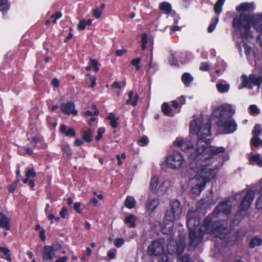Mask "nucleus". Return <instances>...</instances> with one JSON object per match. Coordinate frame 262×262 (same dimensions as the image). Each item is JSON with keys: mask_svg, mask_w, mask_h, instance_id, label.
Listing matches in <instances>:
<instances>
[{"mask_svg": "<svg viewBox=\"0 0 262 262\" xmlns=\"http://www.w3.org/2000/svg\"><path fill=\"white\" fill-rule=\"evenodd\" d=\"M174 222V221L167 220L165 215L162 228V231L164 234H169L171 233L173 229Z\"/></svg>", "mask_w": 262, "mask_h": 262, "instance_id": "obj_15", "label": "nucleus"}, {"mask_svg": "<svg viewBox=\"0 0 262 262\" xmlns=\"http://www.w3.org/2000/svg\"><path fill=\"white\" fill-rule=\"evenodd\" d=\"M165 161L167 167L177 170L182 167L185 159L181 153L174 152L168 155Z\"/></svg>", "mask_w": 262, "mask_h": 262, "instance_id": "obj_7", "label": "nucleus"}, {"mask_svg": "<svg viewBox=\"0 0 262 262\" xmlns=\"http://www.w3.org/2000/svg\"><path fill=\"white\" fill-rule=\"evenodd\" d=\"M10 219L4 214L0 213V227L6 230L10 229Z\"/></svg>", "mask_w": 262, "mask_h": 262, "instance_id": "obj_21", "label": "nucleus"}, {"mask_svg": "<svg viewBox=\"0 0 262 262\" xmlns=\"http://www.w3.org/2000/svg\"><path fill=\"white\" fill-rule=\"evenodd\" d=\"M60 216L64 219L67 215V209L66 207H63L59 212Z\"/></svg>", "mask_w": 262, "mask_h": 262, "instance_id": "obj_60", "label": "nucleus"}, {"mask_svg": "<svg viewBox=\"0 0 262 262\" xmlns=\"http://www.w3.org/2000/svg\"><path fill=\"white\" fill-rule=\"evenodd\" d=\"M107 119L110 120V124L113 128H116L117 127L118 118L115 117L113 113H110L107 116Z\"/></svg>", "mask_w": 262, "mask_h": 262, "instance_id": "obj_32", "label": "nucleus"}, {"mask_svg": "<svg viewBox=\"0 0 262 262\" xmlns=\"http://www.w3.org/2000/svg\"><path fill=\"white\" fill-rule=\"evenodd\" d=\"M102 11L98 8L95 9L93 10V15L96 18H99L101 17Z\"/></svg>", "mask_w": 262, "mask_h": 262, "instance_id": "obj_52", "label": "nucleus"}, {"mask_svg": "<svg viewBox=\"0 0 262 262\" xmlns=\"http://www.w3.org/2000/svg\"><path fill=\"white\" fill-rule=\"evenodd\" d=\"M182 81L186 86L193 80V77L188 73H184L182 76Z\"/></svg>", "mask_w": 262, "mask_h": 262, "instance_id": "obj_34", "label": "nucleus"}, {"mask_svg": "<svg viewBox=\"0 0 262 262\" xmlns=\"http://www.w3.org/2000/svg\"><path fill=\"white\" fill-rule=\"evenodd\" d=\"M243 219V213L241 212L239 214H237L233 219L234 224H237Z\"/></svg>", "mask_w": 262, "mask_h": 262, "instance_id": "obj_50", "label": "nucleus"}, {"mask_svg": "<svg viewBox=\"0 0 262 262\" xmlns=\"http://www.w3.org/2000/svg\"><path fill=\"white\" fill-rule=\"evenodd\" d=\"M116 250H110L107 252V256L110 259H114L116 257Z\"/></svg>", "mask_w": 262, "mask_h": 262, "instance_id": "obj_57", "label": "nucleus"}, {"mask_svg": "<svg viewBox=\"0 0 262 262\" xmlns=\"http://www.w3.org/2000/svg\"><path fill=\"white\" fill-rule=\"evenodd\" d=\"M159 200L158 199L154 198L149 200L146 204V209L148 212H152L158 206Z\"/></svg>", "mask_w": 262, "mask_h": 262, "instance_id": "obj_19", "label": "nucleus"}, {"mask_svg": "<svg viewBox=\"0 0 262 262\" xmlns=\"http://www.w3.org/2000/svg\"><path fill=\"white\" fill-rule=\"evenodd\" d=\"M147 35L146 33H143L142 34L141 38V49L142 50H145L146 48V45L147 42Z\"/></svg>", "mask_w": 262, "mask_h": 262, "instance_id": "obj_42", "label": "nucleus"}, {"mask_svg": "<svg viewBox=\"0 0 262 262\" xmlns=\"http://www.w3.org/2000/svg\"><path fill=\"white\" fill-rule=\"evenodd\" d=\"M128 96L129 99L126 100V104H130L133 106H135L137 104V102L138 100V96L137 95H136L134 97V93L132 91H130L128 93Z\"/></svg>", "mask_w": 262, "mask_h": 262, "instance_id": "obj_28", "label": "nucleus"}, {"mask_svg": "<svg viewBox=\"0 0 262 262\" xmlns=\"http://www.w3.org/2000/svg\"><path fill=\"white\" fill-rule=\"evenodd\" d=\"M61 111L66 114L76 115L77 113L75 110V106L73 103L68 102L63 103L60 105Z\"/></svg>", "mask_w": 262, "mask_h": 262, "instance_id": "obj_14", "label": "nucleus"}, {"mask_svg": "<svg viewBox=\"0 0 262 262\" xmlns=\"http://www.w3.org/2000/svg\"><path fill=\"white\" fill-rule=\"evenodd\" d=\"M219 18H215L212 20L211 24L209 25L208 28V31L209 33L212 32L215 28L216 24L218 23Z\"/></svg>", "mask_w": 262, "mask_h": 262, "instance_id": "obj_40", "label": "nucleus"}, {"mask_svg": "<svg viewBox=\"0 0 262 262\" xmlns=\"http://www.w3.org/2000/svg\"><path fill=\"white\" fill-rule=\"evenodd\" d=\"M9 9L7 0H0V11H7Z\"/></svg>", "mask_w": 262, "mask_h": 262, "instance_id": "obj_41", "label": "nucleus"}, {"mask_svg": "<svg viewBox=\"0 0 262 262\" xmlns=\"http://www.w3.org/2000/svg\"><path fill=\"white\" fill-rule=\"evenodd\" d=\"M234 113V107L229 104L217 106L212 112L213 116L218 119V126L225 134L232 133L236 129V124L231 119Z\"/></svg>", "mask_w": 262, "mask_h": 262, "instance_id": "obj_3", "label": "nucleus"}, {"mask_svg": "<svg viewBox=\"0 0 262 262\" xmlns=\"http://www.w3.org/2000/svg\"><path fill=\"white\" fill-rule=\"evenodd\" d=\"M87 76H90V81L91 82V85L89 86L90 88H93L96 85V77L93 76H91L90 74H87Z\"/></svg>", "mask_w": 262, "mask_h": 262, "instance_id": "obj_55", "label": "nucleus"}, {"mask_svg": "<svg viewBox=\"0 0 262 262\" xmlns=\"http://www.w3.org/2000/svg\"><path fill=\"white\" fill-rule=\"evenodd\" d=\"M173 144L180 147L184 151H186L194 147L192 140L189 137L186 139L178 137L173 142Z\"/></svg>", "mask_w": 262, "mask_h": 262, "instance_id": "obj_11", "label": "nucleus"}, {"mask_svg": "<svg viewBox=\"0 0 262 262\" xmlns=\"http://www.w3.org/2000/svg\"><path fill=\"white\" fill-rule=\"evenodd\" d=\"M165 241L159 238L153 241L148 247L147 253L149 255L158 256L164 252Z\"/></svg>", "mask_w": 262, "mask_h": 262, "instance_id": "obj_9", "label": "nucleus"}, {"mask_svg": "<svg viewBox=\"0 0 262 262\" xmlns=\"http://www.w3.org/2000/svg\"><path fill=\"white\" fill-rule=\"evenodd\" d=\"M162 111L165 115L170 116H171L173 115V114L171 112V108L168 105V104L166 102L162 104Z\"/></svg>", "mask_w": 262, "mask_h": 262, "instance_id": "obj_38", "label": "nucleus"}, {"mask_svg": "<svg viewBox=\"0 0 262 262\" xmlns=\"http://www.w3.org/2000/svg\"><path fill=\"white\" fill-rule=\"evenodd\" d=\"M238 234H239V232L238 231H236L234 233V235L233 236V237H232V239H231V241H227V242L228 243H229V244L230 245H232L233 244L237 239V237H238Z\"/></svg>", "mask_w": 262, "mask_h": 262, "instance_id": "obj_58", "label": "nucleus"}, {"mask_svg": "<svg viewBox=\"0 0 262 262\" xmlns=\"http://www.w3.org/2000/svg\"><path fill=\"white\" fill-rule=\"evenodd\" d=\"M185 244L184 239H181L177 244V250L176 253L178 256L182 253L183 251L185 249Z\"/></svg>", "mask_w": 262, "mask_h": 262, "instance_id": "obj_29", "label": "nucleus"}, {"mask_svg": "<svg viewBox=\"0 0 262 262\" xmlns=\"http://www.w3.org/2000/svg\"><path fill=\"white\" fill-rule=\"evenodd\" d=\"M61 16H62V14L60 12H57L55 13V14L52 15V16H51L52 18H53L54 17H55V18L53 20V23L54 24H56L57 23V20L58 19L60 18V17H61Z\"/></svg>", "mask_w": 262, "mask_h": 262, "instance_id": "obj_54", "label": "nucleus"}, {"mask_svg": "<svg viewBox=\"0 0 262 262\" xmlns=\"http://www.w3.org/2000/svg\"><path fill=\"white\" fill-rule=\"evenodd\" d=\"M63 152L67 156H70L72 155V151L71 148L68 145H66L62 148Z\"/></svg>", "mask_w": 262, "mask_h": 262, "instance_id": "obj_53", "label": "nucleus"}, {"mask_svg": "<svg viewBox=\"0 0 262 262\" xmlns=\"http://www.w3.org/2000/svg\"><path fill=\"white\" fill-rule=\"evenodd\" d=\"M98 63L95 59H91V68L95 71H98L99 70V68L98 66Z\"/></svg>", "mask_w": 262, "mask_h": 262, "instance_id": "obj_48", "label": "nucleus"}, {"mask_svg": "<svg viewBox=\"0 0 262 262\" xmlns=\"http://www.w3.org/2000/svg\"><path fill=\"white\" fill-rule=\"evenodd\" d=\"M254 196L255 192L254 191L251 190H247L240 205V210L242 211L247 210L251 206Z\"/></svg>", "mask_w": 262, "mask_h": 262, "instance_id": "obj_12", "label": "nucleus"}, {"mask_svg": "<svg viewBox=\"0 0 262 262\" xmlns=\"http://www.w3.org/2000/svg\"><path fill=\"white\" fill-rule=\"evenodd\" d=\"M32 142L34 144V147L38 148H45L47 146L43 140L40 137H34L32 138Z\"/></svg>", "mask_w": 262, "mask_h": 262, "instance_id": "obj_22", "label": "nucleus"}, {"mask_svg": "<svg viewBox=\"0 0 262 262\" xmlns=\"http://www.w3.org/2000/svg\"><path fill=\"white\" fill-rule=\"evenodd\" d=\"M124 243V239L122 238H116L114 242L115 246L117 248L121 247Z\"/></svg>", "mask_w": 262, "mask_h": 262, "instance_id": "obj_44", "label": "nucleus"}, {"mask_svg": "<svg viewBox=\"0 0 262 262\" xmlns=\"http://www.w3.org/2000/svg\"><path fill=\"white\" fill-rule=\"evenodd\" d=\"M61 249V245L58 243L45 246L42 250V258L45 260H51L57 256L56 254Z\"/></svg>", "mask_w": 262, "mask_h": 262, "instance_id": "obj_8", "label": "nucleus"}, {"mask_svg": "<svg viewBox=\"0 0 262 262\" xmlns=\"http://www.w3.org/2000/svg\"><path fill=\"white\" fill-rule=\"evenodd\" d=\"M178 262H189V257L187 255L180 257L178 259Z\"/></svg>", "mask_w": 262, "mask_h": 262, "instance_id": "obj_59", "label": "nucleus"}, {"mask_svg": "<svg viewBox=\"0 0 262 262\" xmlns=\"http://www.w3.org/2000/svg\"><path fill=\"white\" fill-rule=\"evenodd\" d=\"M236 9L238 11L242 12L243 13L241 14L246 16L244 14L245 12H250L254 9V5L253 3H243L237 7Z\"/></svg>", "mask_w": 262, "mask_h": 262, "instance_id": "obj_20", "label": "nucleus"}, {"mask_svg": "<svg viewBox=\"0 0 262 262\" xmlns=\"http://www.w3.org/2000/svg\"><path fill=\"white\" fill-rule=\"evenodd\" d=\"M245 52L248 57H253L254 52L251 47L247 45H244Z\"/></svg>", "mask_w": 262, "mask_h": 262, "instance_id": "obj_43", "label": "nucleus"}, {"mask_svg": "<svg viewBox=\"0 0 262 262\" xmlns=\"http://www.w3.org/2000/svg\"><path fill=\"white\" fill-rule=\"evenodd\" d=\"M26 176L27 178H35L36 176V173L35 171H34V168H32L30 169H29L27 172L26 174Z\"/></svg>", "mask_w": 262, "mask_h": 262, "instance_id": "obj_47", "label": "nucleus"}, {"mask_svg": "<svg viewBox=\"0 0 262 262\" xmlns=\"http://www.w3.org/2000/svg\"><path fill=\"white\" fill-rule=\"evenodd\" d=\"M135 216L130 214L125 217L124 222L126 224L129 225L130 227H134L135 226Z\"/></svg>", "mask_w": 262, "mask_h": 262, "instance_id": "obj_31", "label": "nucleus"}, {"mask_svg": "<svg viewBox=\"0 0 262 262\" xmlns=\"http://www.w3.org/2000/svg\"><path fill=\"white\" fill-rule=\"evenodd\" d=\"M192 182L194 184V186L191 188V192L195 195H199L205 187L206 184L200 181H192Z\"/></svg>", "mask_w": 262, "mask_h": 262, "instance_id": "obj_16", "label": "nucleus"}, {"mask_svg": "<svg viewBox=\"0 0 262 262\" xmlns=\"http://www.w3.org/2000/svg\"><path fill=\"white\" fill-rule=\"evenodd\" d=\"M183 207L178 199H173L169 203V210L166 212L165 216L167 220L171 221L178 220L182 213Z\"/></svg>", "mask_w": 262, "mask_h": 262, "instance_id": "obj_6", "label": "nucleus"}, {"mask_svg": "<svg viewBox=\"0 0 262 262\" xmlns=\"http://www.w3.org/2000/svg\"><path fill=\"white\" fill-rule=\"evenodd\" d=\"M209 66L207 62H202L200 65V69L203 71H207L209 70Z\"/></svg>", "mask_w": 262, "mask_h": 262, "instance_id": "obj_56", "label": "nucleus"}, {"mask_svg": "<svg viewBox=\"0 0 262 262\" xmlns=\"http://www.w3.org/2000/svg\"><path fill=\"white\" fill-rule=\"evenodd\" d=\"M262 128L259 125L256 124L252 131L253 137L251 140V143L252 145H256L257 141L260 139L258 136L261 134Z\"/></svg>", "mask_w": 262, "mask_h": 262, "instance_id": "obj_18", "label": "nucleus"}, {"mask_svg": "<svg viewBox=\"0 0 262 262\" xmlns=\"http://www.w3.org/2000/svg\"><path fill=\"white\" fill-rule=\"evenodd\" d=\"M159 262H171L168 258L167 255H163L161 259Z\"/></svg>", "mask_w": 262, "mask_h": 262, "instance_id": "obj_64", "label": "nucleus"}, {"mask_svg": "<svg viewBox=\"0 0 262 262\" xmlns=\"http://www.w3.org/2000/svg\"><path fill=\"white\" fill-rule=\"evenodd\" d=\"M60 130L61 133H64L65 136L68 137H74L75 135V133L72 127H69L68 129L67 126L62 124L60 126Z\"/></svg>", "mask_w": 262, "mask_h": 262, "instance_id": "obj_24", "label": "nucleus"}, {"mask_svg": "<svg viewBox=\"0 0 262 262\" xmlns=\"http://www.w3.org/2000/svg\"><path fill=\"white\" fill-rule=\"evenodd\" d=\"M81 207V204L79 202H76L74 204V209L76 211L77 213H80V207Z\"/></svg>", "mask_w": 262, "mask_h": 262, "instance_id": "obj_62", "label": "nucleus"}, {"mask_svg": "<svg viewBox=\"0 0 262 262\" xmlns=\"http://www.w3.org/2000/svg\"><path fill=\"white\" fill-rule=\"evenodd\" d=\"M242 83L245 87L252 89V85H258L262 82V76L251 75L249 77L242 76Z\"/></svg>", "mask_w": 262, "mask_h": 262, "instance_id": "obj_10", "label": "nucleus"}, {"mask_svg": "<svg viewBox=\"0 0 262 262\" xmlns=\"http://www.w3.org/2000/svg\"><path fill=\"white\" fill-rule=\"evenodd\" d=\"M249 162L251 164H255L259 167H262V158L259 154L252 155L249 157Z\"/></svg>", "mask_w": 262, "mask_h": 262, "instance_id": "obj_23", "label": "nucleus"}, {"mask_svg": "<svg viewBox=\"0 0 262 262\" xmlns=\"http://www.w3.org/2000/svg\"><path fill=\"white\" fill-rule=\"evenodd\" d=\"M250 112L252 114H258L259 113V111L257 107L255 105H251L249 107Z\"/></svg>", "mask_w": 262, "mask_h": 262, "instance_id": "obj_51", "label": "nucleus"}, {"mask_svg": "<svg viewBox=\"0 0 262 262\" xmlns=\"http://www.w3.org/2000/svg\"><path fill=\"white\" fill-rule=\"evenodd\" d=\"M105 132V129L103 127H100L98 130L97 135L96 137V140L97 141L99 140L102 137V135Z\"/></svg>", "mask_w": 262, "mask_h": 262, "instance_id": "obj_49", "label": "nucleus"}, {"mask_svg": "<svg viewBox=\"0 0 262 262\" xmlns=\"http://www.w3.org/2000/svg\"><path fill=\"white\" fill-rule=\"evenodd\" d=\"M212 219L210 216L204 220L203 225L199 227L200 220L197 212L189 209L187 213V225L189 229L190 244L196 246L202 241L205 233H212L216 237L224 238L227 232L228 223L226 221L215 222L213 227L211 226Z\"/></svg>", "mask_w": 262, "mask_h": 262, "instance_id": "obj_2", "label": "nucleus"}, {"mask_svg": "<svg viewBox=\"0 0 262 262\" xmlns=\"http://www.w3.org/2000/svg\"><path fill=\"white\" fill-rule=\"evenodd\" d=\"M93 132L89 129L83 132L82 138L86 142H90L92 141Z\"/></svg>", "mask_w": 262, "mask_h": 262, "instance_id": "obj_33", "label": "nucleus"}, {"mask_svg": "<svg viewBox=\"0 0 262 262\" xmlns=\"http://www.w3.org/2000/svg\"><path fill=\"white\" fill-rule=\"evenodd\" d=\"M254 187L255 190L260 193L256 201V207L257 209H261L262 208V178L255 185Z\"/></svg>", "mask_w": 262, "mask_h": 262, "instance_id": "obj_17", "label": "nucleus"}, {"mask_svg": "<svg viewBox=\"0 0 262 262\" xmlns=\"http://www.w3.org/2000/svg\"><path fill=\"white\" fill-rule=\"evenodd\" d=\"M0 252L6 256V259L8 261L11 262L12 261L10 251L7 248L0 247Z\"/></svg>", "mask_w": 262, "mask_h": 262, "instance_id": "obj_36", "label": "nucleus"}, {"mask_svg": "<svg viewBox=\"0 0 262 262\" xmlns=\"http://www.w3.org/2000/svg\"><path fill=\"white\" fill-rule=\"evenodd\" d=\"M136 201L135 198L132 196H127L124 201L125 206L128 209H132L135 207Z\"/></svg>", "mask_w": 262, "mask_h": 262, "instance_id": "obj_25", "label": "nucleus"}, {"mask_svg": "<svg viewBox=\"0 0 262 262\" xmlns=\"http://www.w3.org/2000/svg\"><path fill=\"white\" fill-rule=\"evenodd\" d=\"M225 0H218L215 4L214 10V12L220 14L222 11V6H223Z\"/></svg>", "mask_w": 262, "mask_h": 262, "instance_id": "obj_35", "label": "nucleus"}, {"mask_svg": "<svg viewBox=\"0 0 262 262\" xmlns=\"http://www.w3.org/2000/svg\"><path fill=\"white\" fill-rule=\"evenodd\" d=\"M85 116H93V115H97L98 114V111L97 110H95L94 112H92L91 111H87L84 113Z\"/></svg>", "mask_w": 262, "mask_h": 262, "instance_id": "obj_61", "label": "nucleus"}, {"mask_svg": "<svg viewBox=\"0 0 262 262\" xmlns=\"http://www.w3.org/2000/svg\"><path fill=\"white\" fill-rule=\"evenodd\" d=\"M216 87L219 92L223 93L227 92L229 90L230 85L229 84L218 83Z\"/></svg>", "mask_w": 262, "mask_h": 262, "instance_id": "obj_39", "label": "nucleus"}, {"mask_svg": "<svg viewBox=\"0 0 262 262\" xmlns=\"http://www.w3.org/2000/svg\"><path fill=\"white\" fill-rule=\"evenodd\" d=\"M218 200L217 198L214 196L212 194V191L211 190L210 195L206 198L202 200L204 203L207 205H211L215 204Z\"/></svg>", "mask_w": 262, "mask_h": 262, "instance_id": "obj_27", "label": "nucleus"}, {"mask_svg": "<svg viewBox=\"0 0 262 262\" xmlns=\"http://www.w3.org/2000/svg\"><path fill=\"white\" fill-rule=\"evenodd\" d=\"M210 130V120H204L202 116L195 118L190 123V133L196 135L198 138L195 148L196 155L190 156V158L193 159L190 167L196 170L192 181H200L206 184L213 179L216 174V170L209 167L213 163V157L225 152L223 147L209 146V141L206 137L211 135Z\"/></svg>", "mask_w": 262, "mask_h": 262, "instance_id": "obj_1", "label": "nucleus"}, {"mask_svg": "<svg viewBox=\"0 0 262 262\" xmlns=\"http://www.w3.org/2000/svg\"><path fill=\"white\" fill-rule=\"evenodd\" d=\"M68 259V257L64 256L59 257L55 261V262H67Z\"/></svg>", "mask_w": 262, "mask_h": 262, "instance_id": "obj_63", "label": "nucleus"}, {"mask_svg": "<svg viewBox=\"0 0 262 262\" xmlns=\"http://www.w3.org/2000/svg\"><path fill=\"white\" fill-rule=\"evenodd\" d=\"M141 59L140 57H138L131 61V64L136 67V69L137 70H139L140 69L139 63L141 61Z\"/></svg>", "mask_w": 262, "mask_h": 262, "instance_id": "obj_46", "label": "nucleus"}, {"mask_svg": "<svg viewBox=\"0 0 262 262\" xmlns=\"http://www.w3.org/2000/svg\"><path fill=\"white\" fill-rule=\"evenodd\" d=\"M160 8L161 10L163 11L166 14L170 13L171 10V5L166 2L162 3L160 5Z\"/></svg>", "mask_w": 262, "mask_h": 262, "instance_id": "obj_37", "label": "nucleus"}, {"mask_svg": "<svg viewBox=\"0 0 262 262\" xmlns=\"http://www.w3.org/2000/svg\"><path fill=\"white\" fill-rule=\"evenodd\" d=\"M171 184L170 180L166 179L161 181L159 187H158L159 184V177L154 176L151 177L150 181L149 189L152 192L158 195H162L165 193L170 187Z\"/></svg>", "mask_w": 262, "mask_h": 262, "instance_id": "obj_5", "label": "nucleus"}, {"mask_svg": "<svg viewBox=\"0 0 262 262\" xmlns=\"http://www.w3.org/2000/svg\"><path fill=\"white\" fill-rule=\"evenodd\" d=\"M257 32H262V13L252 16H244L235 18L233 26L242 38L248 39L252 36L250 31L251 23Z\"/></svg>", "mask_w": 262, "mask_h": 262, "instance_id": "obj_4", "label": "nucleus"}, {"mask_svg": "<svg viewBox=\"0 0 262 262\" xmlns=\"http://www.w3.org/2000/svg\"><path fill=\"white\" fill-rule=\"evenodd\" d=\"M92 20L91 19L88 20L81 19L79 21L77 25V29L79 31L83 30L86 26H90L92 25Z\"/></svg>", "mask_w": 262, "mask_h": 262, "instance_id": "obj_26", "label": "nucleus"}, {"mask_svg": "<svg viewBox=\"0 0 262 262\" xmlns=\"http://www.w3.org/2000/svg\"><path fill=\"white\" fill-rule=\"evenodd\" d=\"M231 205L229 201L223 202L220 203L215 208L213 213L219 214L220 213H224L228 214L230 213Z\"/></svg>", "mask_w": 262, "mask_h": 262, "instance_id": "obj_13", "label": "nucleus"}, {"mask_svg": "<svg viewBox=\"0 0 262 262\" xmlns=\"http://www.w3.org/2000/svg\"><path fill=\"white\" fill-rule=\"evenodd\" d=\"M19 181V179H16L13 183L8 186V191L9 192L12 193L14 192Z\"/></svg>", "mask_w": 262, "mask_h": 262, "instance_id": "obj_45", "label": "nucleus"}, {"mask_svg": "<svg viewBox=\"0 0 262 262\" xmlns=\"http://www.w3.org/2000/svg\"><path fill=\"white\" fill-rule=\"evenodd\" d=\"M262 244V239L257 236L252 238L250 241L249 247L250 248H254L256 246Z\"/></svg>", "mask_w": 262, "mask_h": 262, "instance_id": "obj_30", "label": "nucleus"}]
</instances>
